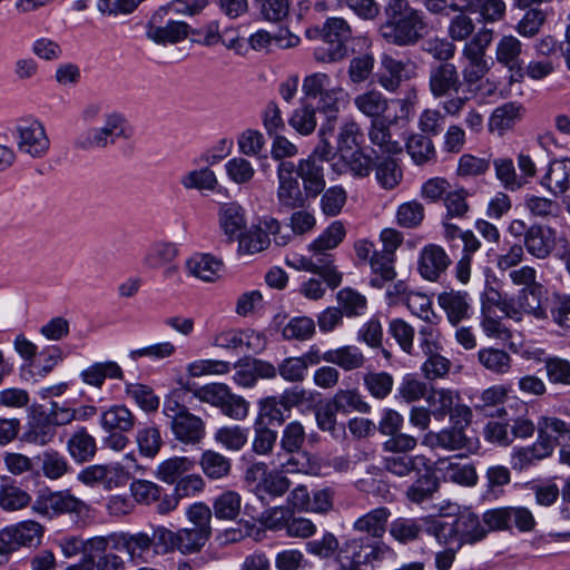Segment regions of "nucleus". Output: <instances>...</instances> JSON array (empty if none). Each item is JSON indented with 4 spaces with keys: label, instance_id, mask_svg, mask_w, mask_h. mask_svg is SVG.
I'll return each instance as SVG.
<instances>
[{
    "label": "nucleus",
    "instance_id": "f257e3e1",
    "mask_svg": "<svg viewBox=\"0 0 570 570\" xmlns=\"http://www.w3.org/2000/svg\"><path fill=\"white\" fill-rule=\"evenodd\" d=\"M276 198L279 212L305 208L311 199L317 198L326 187L324 165L313 159L278 163Z\"/></svg>",
    "mask_w": 570,
    "mask_h": 570
},
{
    "label": "nucleus",
    "instance_id": "f03ea898",
    "mask_svg": "<svg viewBox=\"0 0 570 570\" xmlns=\"http://www.w3.org/2000/svg\"><path fill=\"white\" fill-rule=\"evenodd\" d=\"M430 30L425 12L407 0H389L384 7V21L379 32L389 45L414 47L425 39Z\"/></svg>",
    "mask_w": 570,
    "mask_h": 570
},
{
    "label": "nucleus",
    "instance_id": "7ed1b4c3",
    "mask_svg": "<svg viewBox=\"0 0 570 570\" xmlns=\"http://www.w3.org/2000/svg\"><path fill=\"white\" fill-rule=\"evenodd\" d=\"M311 39H320L323 43L314 49V58L318 62H337L350 55L348 42L352 29L343 18H327L321 28L308 29Z\"/></svg>",
    "mask_w": 570,
    "mask_h": 570
},
{
    "label": "nucleus",
    "instance_id": "20e7f679",
    "mask_svg": "<svg viewBox=\"0 0 570 570\" xmlns=\"http://www.w3.org/2000/svg\"><path fill=\"white\" fill-rule=\"evenodd\" d=\"M163 414L174 439L184 445L199 444L206 434L205 422L200 416L193 414L189 409L169 395L165 399Z\"/></svg>",
    "mask_w": 570,
    "mask_h": 570
},
{
    "label": "nucleus",
    "instance_id": "39448f33",
    "mask_svg": "<svg viewBox=\"0 0 570 570\" xmlns=\"http://www.w3.org/2000/svg\"><path fill=\"white\" fill-rule=\"evenodd\" d=\"M438 542L443 546L458 542V549L465 544H475L488 537L482 518L469 510L450 519L438 517Z\"/></svg>",
    "mask_w": 570,
    "mask_h": 570
},
{
    "label": "nucleus",
    "instance_id": "423d86ee",
    "mask_svg": "<svg viewBox=\"0 0 570 570\" xmlns=\"http://www.w3.org/2000/svg\"><path fill=\"white\" fill-rule=\"evenodd\" d=\"M306 440L304 426L298 421H292L284 428L279 446L291 458L282 462V466L291 473H308L311 470L309 459L302 448Z\"/></svg>",
    "mask_w": 570,
    "mask_h": 570
},
{
    "label": "nucleus",
    "instance_id": "0eeeda50",
    "mask_svg": "<svg viewBox=\"0 0 570 570\" xmlns=\"http://www.w3.org/2000/svg\"><path fill=\"white\" fill-rule=\"evenodd\" d=\"M18 150L31 158H43L50 148V139L47 136L42 122L35 118L20 119L12 132Z\"/></svg>",
    "mask_w": 570,
    "mask_h": 570
},
{
    "label": "nucleus",
    "instance_id": "6e6552de",
    "mask_svg": "<svg viewBox=\"0 0 570 570\" xmlns=\"http://www.w3.org/2000/svg\"><path fill=\"white\" fill-rule=\"evenodd\" d=\"M390 535L402 544L421 540L422 534L432 535L438 541L439 527L438 517L429 515L422 518L400 517L394 519L389 527Z\"/></svg>",
    "mask_w": 570,
    "mask_h": 570
},
{
    "label": "nucleus",
    "instance_id": "1a4fd4ad",
    "mask_svg": "<svg viewBox=\"0 0 570 570\" xmlns=\"http://www.w3.org/2000/svg\"><path fill=\"white\" fill-rule=\"evenodd\" d=\"M340 552L344 560L363 568L373 561L383 560L391 549L370 537H360L347 540Z\"/></svg>",
    "mask_w": 570,
    "mask_h": 570
},
{
    "label": "nucleus",
    "instance_id": "9d476101",
    "mask_svg": "<svg viewBox=\"0 0 570 570\" xmlns=\"http://www.w3.org/2000/svg\"><path fill=\"white\" fill-rule=\"evenodd\" d=\"M83 502L68 491L52 492L49 489L39 491L33 503V510L42 515H57L62 513H80Z\"/></svg>",
    "mask_w": 570,
    "mask_h": 570
},
{
    "label": "nucleus",
    "instance_id": "9b49d317",
    "mask_svg": "<svg viewBox=\"0 0 570 570\" xmlns=\"http://www.w3.org/2000/svg\"><path fill=\"white\" fill-rule=\"evenodd\" d=\"M115 549L112 533L109 535H97L91 538L89 543L88 560L92 570H126L122 558L109 549Z\"/></svg>",
    "mask_w": 570,
    "mask_h": 570
},
{
    "label": "nucleus",
    "instance_id": "f8f14e48",
    "mask_svg": "<svg viewBox=\"0 0 570 570\" xmlns=\"http://www.w3.org/2000/svg\"><path fill=\"white\" fill-rule=\"evenodd\" d=\"M429 87L434 98L450 97L458 94L462 87L460 75L455 65L440 62L430 68Z\"/></svg>",
    "mask_w": 570,
    "mask_h": 570
},
{
    "label": "nucleus",
    "instance_id": "ddd939ff",
    "mask_svg": "<svg viewBox=\"0 0 570 570\" xmlns=\"http://www.w3.org/2000/svg\"><path fill=\"white\" fill-rule=\"evenodd\" d=\"M522 45L513 36H503L497 45V61L507 67L510 76L509 82H522L524 79V67L520 59Z\"/></svg>",
    "mask_w": 570,
    "mask_h": 570
},
{
    "label": "nucleus",
    "instance_id": "4468645a",
    "mask_svg": "<svg viewBox=\"0 0 570 570\" xmlns=\"http://www.w3.org/2000/svg\"><path fill=\"white\" fill-rule=\"evenodd\" d=\"M537 432V442H541L551 455L558 445L570 440V423L556 416H540Z\"/></svg>",
    "mask_w": 570,
    "mask_h": 570
},
{
    "label": "nucleus",
    "instance_id": "2eb2a0df",
    "mask_svg": "<svg viewBox=\"0 0 570 570\" xmlns=\"http://www.w3.org/2000/svg\"><path fill=\"white\" fill-rule=\"evenodd\" d=\"M115 539V549L125 550L131 561L148 562L154 557L150 534L139 532L112 533Z\"/></svg>",
    "mask_w": 570,
    "mask_h": 570
},
{
    "label": "nucleus",
    "instance_id": "dca6fc26",
    "mask_svg": "<svg viewBox=\"0 0 570 570\" xmlns=\"http://www.w3.org/2000/svg\"><path fill=\"white\" fill-rule=\"evenodd\" d=\"M205 488V482L202 475L188 472L176 484L171 494H164V498L157 505L159 514H167L174 511L180 499L194 497L202 492Z\"/></svg>",
    "mask_w": 570,
    "mask_h": 570
},
{
    "label": "nucleus",
    "instance_id": "f3484780",
    "mask_svg": "<svg viewBox=\"0 0 570 570\" xmlns=\"http://www.w3.org/2000/svg\"><path fill=\"white\" fill-rule=\"evenodd\" d=\"M523 244L531 256L546 259L556 247L557 230L548 225L532 224L529 226V233Z\"/></svg>",
    "mask_w": 570,
    "mask_h": 570
},
{
    "label": "nucleus",
    "instance_id": "a211bd4d",
    "mask_svg": "<svg viewBox=\"0 0 570 570\" xmlns=\"http://www.w3.org/2000/svg\"><path fill=\"white\" fill-rule=\"evenodd\" d=\"M450 263V257L441 246L430 244L421 250L417 269L423 278L435 282Z\"/></svg>",
    "mask_w": 570,
    "mask_h": 570
},
{
    "label": "nucleus",
    "instance_id": "6ab92c4d",
    "mask_svg": "<svg viewBox=\"0 0 570 570\" xmlns=\"http://www.w3.org/2000/svg\"><path fill=\"white\" fill-rule=\"evenodd\" d=\"M551 295L539 283L532 284L531 287H523L518 294V304L523 313L530 314L538 320H547L549 317L550 306L548 302Z\"/></svg>",
    "mask_w": 570,
    "mask_h": 570
},
{
    "label": "nucleus",
    "instance_id": "aec40b11",
    "mask_svg": "<svg viewBox=\"0 0 570 570\" xmlns=\"http://www.w3.org/2000/svg\"><path fill=\"white\" fill-rule=\"evenodd\" d=\"M438 302L453 326L469 320L473 314L471 298L466 292H443L439 295Z\"/></svg>",
    "mask_w": 570,
    "mask_h": 570
},
{
    "label": "nucleus",
    "instance_id": "412c9836",
    "mask_svg": "<svg viewBox=\"0 0 570 570\" xmlns=\"http://www.w3.org/2000/svg\"><path fill=\"white\" fill-rule=\"evenodd\" d=\"M430 463V459L423 454L389 453L382 458L383 469L401 478L412 472L420 474Z\"/></svg>",
    "mask_w": 570,
    "mask_h": 570
},
{
    "label": "nucleus",
    "instance_id": "4be33fe9",
    "mask_svg": "<svg viewBox=\"0 0 570 570\" xmlns=\"http://www.w3.org/2000/svg\"><path fill=\"white\" fill-rule=\"evenodd\" d=\"M445 227L448 232L458 233L463 243L462 257L455 266V275L461 283L465 284L470 279L472 256L480 249L481 242L471 230L461 232L458 226L450 224Z\"/></svg>",
    "mask_w": 570,
    "mask_h": 570
},
{
    "label": "nucleus",
    "instance_id": "5701e85b",
    "mask_svg": "<svg viewBox=\"0 0 570 570\" xmlns=\"http://www.w3.org/2000/svg\"><path fill=\"white\" fill-rule=\"evenodd\" d=\"M379 157L374 149H370V153H367L364 148L347 150V153L340 155L345 170L355 178L368 177Z\"/></svg>",
    "mask_w": 570,
    "mask_h": 570
},
{
    "label": "nucleus",
    "instance_id": "b1692460",
    "mask_svg": "<svg viewBox=\"0 0 570 570\" xmlns=\"http://www.w3.org/2000/svg\"><path fill=\"white\" fill-rule=\"evenodd\" d=\"M97 450L96 439L85 426H79L67 441V451L77 463L90 462Z\"/></svg>",
    "mask_w": 570,
    "mask_h": 570
},
{
    "label": "nucleus",
    "instance_id": "393cba45",
    "mask_svg": "<svg viewBox=\"0 0 570 570\" xmlns=\"http://www.w3.org/2000/svg\"><path fill=\"white\" fill-rule=\"evenodd\" d=\"M99 424L104 431L131 432L136 425V416L126 405L114 404L101 411Z\"/></svg>",
    "mask_w": 570,
    "mask_h": 570
},
{
    "label": "nucleus",
    "instance_id": "a878e982",
    "mask_svg": "<svg viewBox=\"0 0 570 570\" xmlns=\"http://www.w3.org/2000/svg\"><path fill=\"white\" fill-rule=\"evenodd\" d=\"M466 58V63L462 69V86L466 87V92L475 95L480 89L479 82L490 70V65L485 57L479 52L463 53Z\"/></svg>",
    "mask_w": 570,
    "mask_h": 570
},
{
    "label": "nucleus",
    "instance_id": "bb28decb",
    "mask_svg": "<svg viewBox=\"0 0 570 570\" xmlns=\"http://www.w3.org/2000/svg\"><path fill=\"white\" fill-rule=\"evenodd\" d=\"M342 97L343 89L341 87H335L334 90H330L328 94H325L317 99L316 106H314V108L325 118V122L321 125L322 135L334 132L336 120L340 114Z\"/></svg>",
    "mask_w": 570,
    "mask_h": 570
},
{
    "label": "nucleus",
    "instance_id": "cd10ccee",
    "mask_svg": "<svg viewBox=\"0 0 570 570\" xmlns=\"http://www.w3.org/2000/svg\"><path fill=\"white\" fill-rule=\"evenodd\" d=\"M391 511L386 507L375 508L356 519L353 528L358 532L367 533V537L379 541L386 531Z\"/></svg>",
    "mask_w": 570,
    "mask_h": 570
},
{
    "label": "nucleus",
    "instance_id": "c85d7f7f",
    "mask_svg": "<svg viewBox=\"0 0 570 570\" xmlns=\"http://www.w3.org/2000/svg\"><path fill=\"white\" fill-rule=\"evenodd\" d=\"M540 183L556 197L564 194L570 186V164L564 160L551 161Z\"/></svg>",
    "mask_w": 570,
    "mask_h": 570
},
{
    "label": "nucleus",
    "instance_id": "c756f323",
    "mask_svg": "<svg viewBox=\"0 0 570 570\" xmlns=\"http://www.w3.org/2000/svg\"><path fill=\"white\" fill-rule=\"evenodd\" d=\"M80 379L83 383L100 389L106 379L122 380L124 372L114 361L96 362L81 371Z\"/></svg>",
    "mask_w": 570,
    "mask_h": 570
},
{
    "label": "nucleus",
    "instance_id": "7c9ffc66",
    "mask_svg": "<svg viewBox=\"0 0 570 570\" xmlns=\"http://www.w3.org/2000/svg\"><path fill=\"white\" fill-rule=\"evenodd\" d=\"M368 138L382 154L393 156L402 151L401 142L392 139L390 121L386 119L372 120L371 128L368 130Z\"/></svg>",
    "mask_w": 570,
    "mask_h": 570
},
{
    "label": "nucleus",
    "instance_id": "2f4dec72",
    "mask_svg": "<svg viewBox=\"0 0 570 570\" xmlns=\"http://www.w3.org/2000/svg\"><path fill=\"white\" fill-rule=\"evenodd\" d=\"M323 361L335 364L344 371L360 368L365 363V357L358 347L346 345L335 350H328L322 355Z\"/></svg>",
    "mask_w": 570,
    "mask_h": 570
},
{
    "label": "nucleus",
    "instance_id": "473e14b6",
    "mask_svg": "<svg viewBox=\"0 0 570 570\" xmlns=\"http://www.w3.org/2000/svg\"><path fill=\"white\" fill-rule=\"evenodd\" d=\"M424 473L420 475L406 490V498L414 503H422L433 497L439 489V480L435 476L431 463Z\"/></svg>",
    "mask_w": 570,
    "mask_h": 570
},
{
    "label": "nucleus",
    "instance_id": "72a5a7b5",
    "mask_svg": "<svg viewBox=\"0 0 570 570\" xmlns=\"http://www.w3.org/2000/svg\"><path fill=\"white\" fill-rule=\"evenodd\" d=\"M248 42L254 50L265 49L272 43L281 49H288L296 47L299 43V38L288 29H281L274 36L266 30H258L249 37Z\"/></svg>",
    "mask_w": 570,
    "mask_h": 570
},
{
    "label": "nucleus",
    "instance_id": "f704fd0d",
    "mask_svg": "<svg viewBox=\"0 0 570 570\" xmlns=\"http://www.w3.org/2000/svg\"><path fill=\"white\" fill-rule=\"evenodd\" d=\"M219 223L229 242L238 238L245 226L243 208L236 203L223 204L219 208Z\"/></svg>",
    "mask_w": 570,
    "mask_h": 570
},
{
    "label": "nucleus",
    "instance_id": "c9c22d12",
    "mask_svg": "<svg viewBox=\"0 0 570 570\" xmlns=\"http://www.w3.org/2000/svg\"><path fill=\"white\" fill-rule=\"evenodd\" d=\"M56 426L49 417L40 413L29 422L27 431L23 433V441L36 445H47L56 436Z\"/></svg>",
    "mask_w": 570,
    "mask_h": 570
},
{
    "label": "nucleus",
    "instance_id": "e433bc0d",
    "mask_svg": "<svg viewBox=\"0 0 570 570\" xmlns=\"http://www.w3.org/2000/svg\"><path fill=\"white\" fill-rule=\"evenodd\" d=\"M194 469V461L186 456H174L163 461L156 470L158 480L176 484L186 473Z\"/></svg>",
    "mask_w": 570,
    "mask_h": 570
},
{
    "label": "nucleus",
    "instance_id": "4c0bfd02",
    "mask_svg": "<svg viewBox=\"0 0 570 570\" xmlns=\"http://www.w3.org/2000/svg\"><path fill=\"white\" fill-rule=\"evenodd\" d=\"M188 273L202 281L214 282L219 276L223 263L208 254L195 255L186 262Z\"/></svg>",
    "mask_w": 570,
    "mask_h": 570
},
{
    "label": "nucleus",
    "instance_id": "58836bf2",
    "mask_svg": "<svg viewBox=\"0 0 570 570\" xmlns=\"http://www.w3.org/2000/svg\"><path fill=\"white\" fill-rule=\"evenodd\" d=\"M189 26L168 18L161 27L146 31L147 37L158 45L177 43L187 38Z\"/></svg>",
    "mask_w": 570,
    "mask_h": 570
},
{
    "label": "nucleus",
    "instance_id": "ea45409f",
    "mask_svg": "<svg viewBox=\"0 0 570 570\" xmlns=\"http://www.w3.org/2000/svg\"><path fill=\"white\" fill-rule=\"evenodd\" d=\"M312 273L320 275L332 289L342 283V274L334 265V256L325 250H312Z\"/></svg>",
    "mask_w": 570,
    "mask_h": 570
},
{
    "label": "nucleus",
    "instance_id": "a19ab883",
    "mask_svg": "<svg viewBox=\"0 0 570 570\" xmlns=\"http://www.w3.org/2000/svg\"><path fill=\"white\" fill-rule=\"evenodd\" d=\"M549 456L544 445H541V442H535L529 446L514 448L510 464L514 471L522 472Z\"/></svg>",
    "mask_w": 570,
    "mask_h": 570
},
{
    "label": "nucleus",
    "instance_id": "79ce46f5",
    "mask_svg": "<svg viewBox=\"0 0 570 570\" xmlns=\"http://www.w3.org/2000/svg\"><path fill=\"white\" fill-rule=\"evenodd\" d=\"M478 360L483 367L494 374H507L512 366L511 355L501 348L483 347L478 352Z\"/></svg>",
    "mask_w": 570,
    "mask_h": 570
},
{
    "label": "nucleus",
    "instance_id": "37998d69",
    "mask_svg": "<svg viewBox=\"0 0 570 570\" xmlns=\"http://www.w3.org/2000/svg\"><path fill=\"white\" fill-rule=\"evenodd\" d=\"M432 446L442 448L448 451H456L462 449L471 450L470 440L464 431L459 428H448L442 431L429 435Z\"/></svg>",
    "mask_w": 570,
    "mask_h": 570
},
{
    "label": "nucleus",
    "instance_id": "c03bdc74",
    "mask_svg": "<svg viewBox=\"0 0 570 570\" xmlns=\"http://www.w3.org/2000/svg\"><path fill=\"white\" fill-rule=\"evenodd\" d=\"M338 413L352 412L370 413L371 405L364 400L357 390H338L331 399Z\"/></svg>",
    "mask_w": 570,
    "mask_h": 570
},
{
    "label": "nucleus",
    "instance_id": "a18cd8bd",
    "mask_svg": "<svg viewBox=\"0 0 570 570\" xmlns=\"http://www.w3.org/2000/svg\"><path fill=\"white\" fill-rule=\"evenodd\" d=\"M405 147L412 160L420 166L434 160L436 157V151L431 138L422 134L410 136Z\"/></svg>",
    "mask_w": 570,
    "mask_h": 570
},
{
    "label": "nucleus",
    "instance_id": "49530a36",
    "mask_svg": "<svg viewBox=\"0 0 570 570\" xmlns=\"http://www.w3.org/2000/svg\"><path fill=\"white\" fill-rule=\"evenodd\" d=\"M199 464L205 475L212 480L227 476L232 469L230 460L213 450L202 453Z\"/></svg>",
    "mask_w": 570,
    "mask_h": 570
},
{
    "label": "nucleus",
    "instance_id": "de8ad7c7",
    "mask_svg": "<svg viewBox=\"0 0 570 570\" xmlns=\"http://www.w3.org/2000/svg\"><path fill=\"white\" fill-rule=\"evenodd\" d=\"M242 508V498L236 491L227 490L215 498L213 502L214 515L219 520H235Z\"/></svg>",
    "mask_w": 570,
    "mask_h": 570
},
{
    "label": "nucleus",
    "instance_id": "09e8293b",
    "mask_svg": "<svg viewBox=\"0 0 570 570\" xmlns=\"http://www.w3.org/2000/svg\"><path fill=\"white\" fill-rule=\"evenodd\" d=\"M374 169L376 180L384 189H393L402 179V170L392 156L379 157Z\"/></svg>",
    "mask_w": 570,
    "mask_h": 570
},
{
    "label": "nucleus",
    "instance_id": "8fccbe9b",
    "mask_svg": "<svg viewBox=\"0 0 570 570\" xmlns=\"http://www.w3.org/2000/svg\"><path fill=\"white\" fill-rule=\"evenodd\" d=\"M177 255L178 249L175 244L159 242L148 248L142 263L147 268L158 269L174 262Z\"/></svg>",
    "mask_w": 570,
    "mask_h": 570
},
{
    "label": "nucleus",
    "instance_id": "3c124183",
    "mask_svg": "<svg viewBox=\"0 0 570 570\" xmlns=\"http://www.w3.org/2000/svg\"><path fill=\"white\" fill-rule=\"evenodd\" d=\"M520 109L521 107L514 102H508L495 108L489 120V129L502 135L520 119Z\"/></svg>",
    "mask_w": 570,
    "mask_h": 570
},
{
    "label": "nucleus",
    "instance_id": "603ef678",
    "mask_svg": "<svg viewBox=\"0 0 570 570\" xmlns=\"http://www.w3.org/2000/svg\"><path fill=\"white\" fill-rule=\"evenodd\" d=\"M289 126L301 135L312 134L316 126V109L313 105L302 99L301 106L296 108L288 119Z\"/></svg>",
    "mask_w": 570,
    "mask_h": 570
},
{
    "label": "nucleus",
    "instance_id": "864d4df0",
    "mask_svg": "<svg viewBox=\"0 0 570 570\" xmlns=\"http://www.w3.org/2000/svg\"><path fill=\"white\" fill-rule=\"evenodd\" d=\"M354 104L362 114L373 119H382L381 116L389 107L386 98L375 90L358 95L355 97Z\"/></svg>",
    "mask_w": 570,
    "mask_h": 570
},
{
    "label": "nucleus",
    "instance_id": "5fc2aeb1",
    "mask_svg": "<svg viewBox=\"0 0 570 570\" xmlns=\"http://www.w3.org/2000/svg\"><path fill=\"white\" fill-rule=\"evenodd\" d=\"M289 487L291 481L282 472L273 470L267 473L262 485H255V493L263 501L266 497H282Z\"/></svg>",
    "mask_w": 570,
    "mask_h": 570
},
{
    "label": "nucleus",
    "instance_id": "6e6d98bb",
    "mask_svg": "<svg viewBox=\"0 0 570 570\" xmlns=\"http://www.w3.org/2000/svg\"><path fill=\"white\" fill-rule=\"evenodd\" d=\"M271 239L268 233L261 226H253L247 232L239 234L238 250L243 254H256L268 247Z\"/></svg>",
    "mask_w": 570,
    "mask_h": 570
},
{
    "label": "nucleus",
    "instance_id": "4d7b16f0",
    "mask_svg": "<svg viewBox=\"0 0 570 570\" xmlns=\"http://www.w3.org/2000/svg\"><path fill=\"white\" fill-rule=\"evenodd\" d=\"M284 407L275 396L265 397L259 401V411L254 423L271 426L282 425L285 421Z\"/></svg>",
    "mask_w": 570,
    "mask_h": 570
},
{
    "label": "nucleus",
    "instance_id": "13d9d810",
    "mask_svg": "<svg viewBox=\"0 0 570 570\" xmlns=\"http://www.w3.org/2000/svg\"><path fill=\"white\" fill-rule=\"evenodd\" d=\"M136 442L139 453L149 459H154L164 444L160 430L156 426H145L138 430Z\"/></svg>",
    "mask_w": 570,
    "mask_h": 570
},
{
    "label": "nucleus",
    "instance_id": "bf43d9fd",
    "mask_svg": "<svg viewBox=\"0 0 570 570\" xmlns=\"http://www.w3.org/2000/svg\"><path fill=\"white\" fill-rule=\"evenodd\" d=\"M320 196L322 213L327 217H335L341 214L347 200V193L341 185L325 188Z\"/></svg>",
    "mask_w": 570,
    "mask_h": 570
},
{
    "label": "nucleus",
    "instance_id": "052dcab7",
    "mask_svg": "<svg viewBox=\"0 0 570 570\" xmlns=\"http://www.w3.org/2000/svg\"><path fill=\"white\" fill-rule=\"evenodd\" d=\"M210 538V533L198 528H184L177 531V550L181 553L199 551Z\"/></svg>",
    "mask_w": 570,
    "mask_h": 570
},
{
    "label": "nucleus",
    "instance_id": "680f3d73",
    "mask_svg": "<svg viewBox=\"0 0 570 570\" xmlns=\"http://www.w3.org/2000/svg\"><path fill=\"white\" fill-rule=\"evenodd\" d=\"M366 391L377 400H384L393 389V376L387 372H368L363 377Z\"/></svg>",
    "mask_w": 570,
    "mask_h": 570
},
{
    "label": "nucleus",
    "instance_id": "e2e57ef3",
    "mask_svg": "<svg viewBox=\"0 0 570 570\" xmlns=\"http://www.w3.org/2000/svg\"><path fill=\"white\" fill-rule=\"evenodd\" d=\"M543 367L549 383L570 386V362L559 356H549L543 360Z\"/></svg>",
    "mask_w": 570,
    "mask_h": 570
},
{
    "label": "nucleus",
    "instance_id": "0e129e2a",
    "mask_svg": "<svg viewBox=\"0 0 570 570\" xmlns=\"http://www.w3.org/2000/svg\"><path fill=\"white\" fill-rule=\"evenodd\" d=\"M336 86L332 85V79L327 73L314 72L307 75L303 79L302 91L304 94V100L318 99L330 90H334Z\"/></svg>",
    "mask_w": 570,
    "mask_h": 570
},
{
    "label": "nucleus",
    "instance_id": "69168bd1",
    "mask_svg": "<svg viewBox=\"0 0 570 570\" xmlns=\"http://www.w3.org/2000/svg\"><path fill=\"white\" fill-rule=\"evenodd\" d=\"M215 441L230 451H239L247 443L248 429L239 425L223 426L215 432Z\"/></svg>",
    "mask_w": 570,
    "mask_h": 570
},
{
    "label": "nucleus",
    "instance_id": "338daca9",
    "mask_svg": "<svg viewBox=\"0 0 570 570\" xmlns=\"http://www.w3.org/2000/svg\"><path fill=\"white\" fill-rule=\"evenodd\" d=\"M130 492L136 502L145 505L156 503L157 507L164 498L161 487L148 480H134Z\"/></svg>",
    "mask_w": 570,
    "mask_h": 570
},
{
    "label": "nucleus",
    "instance_id": "774afa93",
    "mask_svg": "<svg viewBox=\"0 0 570 570\" xmlns=\"http://www.w3.org/2000/svg\"><path fill=\"white\" fill-rule=\"evenodd\" d=\"M126 394L145 412H155L159 407L160 400L153 389L145 384H126Z\"/></svg>",
    "mask_w": 570,
    "mask_h": 570
}]
</instances>
